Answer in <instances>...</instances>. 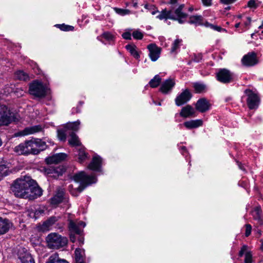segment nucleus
Wrapping results in <instances>:
<instances>
[{
    "label": "nucleus",
    "mask_w": 263,
    "mask_h": 263,
    "mask_svg": "<svg viewBox=\"0 0 263 263\" xmlns=\"http://www.w3.org/2000/svg\"><path fill=\"white\" fill-rule=\"evenodd\" d=\"M72 179L76 182L80 183L79 186L75 189L73 188L71 184L68 186L69 192L74 196H78L87 185L97 182V178L95 176L87 175L83 171L74 175Z\"/></svg>",
    "instance_id": "1"
},
{
    "label": "nucleus",
    "mask_w": 263,
    "mask_h": 263,
    "mask_svg": "<svg viewBox=\"0 0 263 263\" xmlns=\"http://www.w3.org/2000/svg\"><path fill=\"white\" fill-rule=\"evenodd\" d=\"M31 182L32 179L29 176L17 178L12 185L11 191L16 197L27 198Z\"/></svg>",
    "instance_id": "2"
},
{
    "label": "nucleus",
    "mask_w": 263,
    "mask_h": 263,
    "mask_svg": "<svg viewBox=\"0 0 263 263\" xmlns=\"http://www.w3.org/2000/svg\"><path fill=\"white\" fill-rule=\"evenodd\" d=\"M86 226L82 221H73L70 220L68 224L70 240L73 243H77L79 246L84 243V237L82 235V229Z\"/></svg>",
    "instance_id": "3"
},
{
    "label": "nucleus",
    "mask_w": 263,
    "mask_h": 263,
    "mask_svg": "<svg viewBox=\"0 0 263 263\" xmlns=\"http://www.w3.org/2000/svg\"><path fill=\"white\" fill-rule=\"evenodd\" d=\"M183 5H180L175 11V15L173 14L171 10H167L166 9H163L157 16V18L166 21L167 19H171L177 21L179 24H183L186 21L187 14L182 12Z\"/></svg>",
    "instance_id": "4"
},
{
    "label": "nucleus",
    "mask_w": 263,
    "mask_h": 263,
    "mask_svg": "<svg viewBox=\"0 0 263 263\" xmlns=\"http://www.w3.org/2000/svg\"><path fill=\"white\" fill-rule=\"evenodd\" d=\"M46 241L49 248L58 249L66 246L68 239L56 233H51L46 237Z\"/></svg>",
    "instance_id": "5"
},
{
    "label": "nucleus",
    "mask_w": 263,
    "mask_h": 263,
    "mask_svg": "<svg viewBox=\"0 0 263 263\" xmlns=\"http://www.w3.org/2000/svg\"><path fill=\"white\" fill-rule=\"evenodd\" d=\"M48 86L42 82L35 80L29 85V92L30 95L39 98H44L48 93Z\"/></svg>",
    "instance_id": "6"
},
{
    "label": "nucleus",
    "mask_w": 263,
    "mask_h": 263,
    "mask_svg": "<svg viewBox=\"0 0 263 263\" xmlns=\"http://www.w3.org/2000/svg\"><path fill=\"white\" fill-rule=\"evenodd\" d=\"M16 120V115L11 112L6 106H0V126L8 125Z\"/></svg>",
    "instance_id": "7"
},
{
    "label": "nucleus",
    "mask_w": 263,
    "mask_h": 263,
    "mask_svg": "<svg viewBox=\"0 0 263 263\" xmlns=\"http://www.w3.org/2000/svg\"><path fill=\"white\" fill-rule=\"evenodd\" d=\"M247 105L250 109H256L260 102L258 94L256 91L247 89L244 91Z\"/></svg>",
    "instance_id": "8"
},
{
    "label": "nucleus",
    "mask_w": 263,
    "mask_h": 263,
    "mask_svg": "<svg viewBox=\"0 0 263 263\" xmlns=\"http://www.w3.org/2000/svg\"><path fill=\"white\" fill-rule=\"evenodd\" d=\"M44 173L49 177L57 178L60 176H62L65 171V168L63 166H48L43 168Z\"/></svg>",
    "instance_id": "9"
},
{
    "label": "nucleus",
    "mask_w": 263,
    "mask_h": 263,
    "mask_svg": "<svg viewBox=\"0 0 263 263\" xmlns=\"http://www.w3.org/2000/svg\"><path fill=\"white\" fill-rule=\"evenodd\" d=\"M14 151L18 155L33 154L32 140L26 141L15 146Z\"/></svg>",
    "instance_id": "10"
},
{
    "label": "nucleus",
    "mask_w": 263,
    "mask_h": 263,
    "mask_svg": "<svg viewBox=\"0 0 263 263\" xmlns=\"http://www.w3.org/2000/svg\"><path fill=\"white\" fill-rule=\"evenodd\" d=\"M192 97V94L190 90L186 88L178 94L175 98V104L177 106H181L189 102Z\"/></svg>",
    "instance_id": "11"
},
{
    "label": "nucleus",
    "mask_w": 263,
    "mask_h": 263,
    "mask_svg": "<svg viewBox=\"0 0 263 263\" xmlns=\"http://www.w3.org/2000/svg\"><path fill=\"white\" fill-rule=\"evenodd\" d=\"M32 182H31V184H30V187H29V193H28V195H27L26 198L30 200L36 198L42 195V190L41 188L38 186L35 180L32 179Z\"/></svg>",
    "instance_id": "12"
},
{
    "label": "nucleus",
    "mask_w": 263,
    "mask_h": 263,
    "mask_svg": "<svg viewBox=\"0 0 263 263\" xmlns=\"http://www.w3.org/2000/svg\"><path fill=\"white\" fill-rule=\"evenodd\" d=\"M216 78L221 83H229L233 80V74L228 69H221L216 73Z\"/></svg>",
    "instance_id": "13"
},
{
    "label": "nucleus",
    "mask_w": 263,
    "mask_h": 263,
    "mask_svg": "<svg viewBox=\"0 0 263 263\" xmlns=\"http://www.w3.org/2000/svg\"><path fill=\"white\" fill-rule=\"evenodd\" d=\"M17 256L22 263H35L30 254L24 248L18 249Z\"/></svg>",
    "instance_id": "14"
},
{
    "label": "nucleus",
    "mask_w": 263,
    "mask_h": 263,
    "mask_svg": "<svg viewBox=\"0 0 263 263\" xmlns=\"http://www.w3.org/2000/svg\"><path fill=\"white\" fill-rule=\"evenodd\" d=\"M175 84L174 79L168 78L162 83L159 90L163 94L169 93L172 91Z\"/></svg>",
    "instance_id": "15"
},
{
    "label": "nucleus",
    "mask_w": 263,
    "mask_h": 263,
    "mask_svg": "<svg viewBox=\"0 0 263 263\" xmlns=\"http://www.w3.org/2000/svg\"><path fill=\"white\" fill-rule=\"evenodd\" d=\"M58 221V218L54 216L50 217L42 224L37 226L38 231L41 232H47L51 230L52 226Z\"/></svg>",
    "instance_id": "16"
},
{
    "label": "nucleus",
    "mask_w": 263,
    "mask_h": 263,
    "mask_svg": "<svg viewBox=\"0 0 263 263\" xmlns=\"http://www.w3.org/2000/svg\"><path fill=\"white\" fill-rule=\"evenodd\" d=\"M42 130L41 125H34L26 127L23 130L20 131L15 134L16 136H25L31 134H34Z\"/></svg>",
    "instance_id": "17"
},
{
    "label": "nucleus",
    "mask_w": 263,
    "mask_h": 263,
    "mask_svg": "<svg viewBox=\"0 0 263 263\" xmlns=\"http://www.w3.org/2000/svg\"><path fill=\"white\" fill-rule=\"evenodd\" d=\"M102 163V158L99 155L95 154L88 165V168L92 171L100 172L101 171Z\"/></svg>",
    "instance_id": "18"
},
{
    "label": "nucleus",
    "mask_w": 263,
    "mask_h": 263,
    "mask_svg": "<svg viewBox=\"0 0 263 263\" xmlns=\"http://www.w3.org/2000/svg\"><path fill=\"white\" fill-rule=\"evenodd\" d=\"M210 106L211 104L209 101L206 99L202 98L197 101L195 108L200 112H205L210 109Z\"/></svg>",
    "instance_id": "19"
},
{
    "label": "nucleus",
    "mask_w": 263,
    "mask_h": 263,
    "mask_svg": "<svg viewBox=\"0 0 263 263\" xmlns=\"http://www.w3.org/2000/svg\"><path fill=\"white\" fill-rule=\"evenodd\" d=\"M67 155L65 153H58L46 158L45 161L48 164H57L66 159Z\"/></svg>",
    "instance_id": "20"
},
{
    "label": "nucleus",
    "mask_w": 263,
    "mask_h": 263,
    "mask_svg": "<svg viewBox=\"0 0 263 263\" xmlns=\"http://www.w3.org/2000/svg\"><path fill=\"white\" fill-rule=\"evenodd\" d=\"M244 65L251 66L255 65L257 61L256 55L254 52H250L243 56L241 60Z\"/></svg>",
    "instance_id": "21"
},
{
    "label": "nucleus",
    "mask_w": 263,
    "mask_h": 263,
    "mask_svg": "<svg viewBox=\"0 0 263 263\" xmlns=\"http://www.w3.org/2000/svg\"><path fill=\"white\" fill-rule=\"evenodd\" d=\"M149 56L152 61H157L160 57L161 49L155 44H150L147 47Z\"/></svg>",
    "instance_id": "22"
},
{
    "label": "nucleus",
    "mask_w": 263,
    "mask_h": 263,
    "mask_svg": "<svg viewBox=\"0 0 263 263\" xmlns=\"http://www.w3.org/2000/svg\"><path fill=\"white\" fill-rule=\"evenodd\" d=\"M32 144L33 145V155L38 154L47 147L46 143L39 139L32 140Z\"/></svg>",
    "instance_id": "23"
},
{
    "label": "nucleus",
    "mask_w": 263,
    "mask_h": 263,
    "mask_svg": "<svg viewBox=\"0 0 263 263\" xmlns=\"http://www.w3.org/2000/svg\"><path fill=\"white\" fill-rule=\"evenodd\" d=\"M251 214L253 219L257 221L259 225L263 224V215L260 206H256L252 211Z\"/></svg>",
    "instance_id": "24"
},
{
    "label": "nucleus",
    "mask_w": 263,
    "mask_h": 263,
    "mask_svg": "<svg viewBox=\"0 0 263 263\" xmlns=\"http://www.w3.org/2000/svg\"><path fill=\"white\" fill-rule=\"evenodd\" d=\"M195 114L194 108L191 105H187L182 108L180 112L181 117L186 118L194 116Z\"/></svg>",
    "instance_id": "25"
},
{
    "label": "nucleus",
    "mask_w": 263,
    "mask_h": 263,
    "mask_svg": "<svg viewBox=\"0 0 263 263\" xmlns=\"http://www.w3.org/2000/svg\"><path fill=\"white\" fill-rule=\"evenodd\" d=\"M11 226L12 223L8 219L0 217V235L7 232Z\"/></svg>",
    "instance_id": "26"
},
{
    "label": "nucleus",
    "mask_w": 263,
    "mask_h": 263,
    "mask_svg": "<svg viewBox=\"0 0 263 263\" xmlns=\"http://www.w3.org/2000/svg\"><path fill=\"white\" fill-rule=\"evenodd\" d=\"M202 124L203 121L201 119L192 120L183 123L184 126L189 129L198 128L201 126Z\"/></svg>",
    "instance_id": "27"
},
{
    "label": "nucleus",
    "mask_w": 263,
    "mask_h": 263,
    "mask_svg": "<svg viewBox=\"0 0 263 263\" xmlns=\"http://www.w3.org/2000/svg\"><path fill=\"white\" fill-rule=\"evenodd\" d=\"M64 190L59 189L56 194L51 199V203L52 204H58L61 203L64 199Z\"/></svg>",
    "instance_id": "28"
},
{
    "label": "nucleus",
    "mask_w": 263,
    "mask_h": 263,
    "mask_svg": "<svg viewBox=\"0 0 263 263\" xmlns=\"http://www.w3.org/2000/svg\"><path fill=\"white\" fill-rule=\"evenodd\" d=\"M80 123V121L78 120L75 122H68L66 123L64 126L66 128V129L68 132L69 134H70L72 132L74 133L79 129V126Z\"/></svg>",
    "instance_id": "29"
},
{
    "label": "nucleus",
    "mask_w": 263,
    "mask_h": 263,
    "mask_svg": "<svg viewBox=\"0 0 263 263\" xmlns=\"http://www.w3.org/2000/svg\"><path fill=\"white\" fill-rule=\"evenodd\" d=\"M188 23L190 24H194L196 26L202 25L203 17L201 15H192L190 17Z\"/></svg>",
    "instance_id": "30"
},
{
    "label": "nucleus",
    "mask_w": 263,
    "mask_h": 263,
    "mask_svg": "<svg viewBox=\"0 0 263 263\" xmlns=\"http://www.w3.org/2000/svg\"><path fill=\"white\" fill-rule=\"evenodd\" d=\"M74 254L76 262H84L85 255L84 250L77 248L75 250Z\"/></svg>",
    "instance_id": "31"
},
{
    "label": "nucleus",
    "mask_w": 263,
    "mask_h": 263,
    "mask_svg": "<svg viewBox=\"0 0 263 263\" xmlns=\"http://www.w3.org/2000/svg\"><path fill=\"white\" fill-rule=\"evenodd\" d=\"M195 92L198 93L204 92L206 91V86L202 83L196 82L193 84Z\"/></svg>",
    "instance_id": "32"
},
{
    "label": "nucleus",
    "mask_w": 263,
    "mask_h": 263,
    "mask_svg": "<svg viewBox=\"0 0 263 263\" xmlns=\"http://www.w3.org/2000/svg\"><path fill=\"white\" fill-rule=\"evenodd\" d=\"M69 135L70 136V138L68 140L70 145L72 146H79L81 145L79 138L74 133L72 132Z\"/></svg>",
    "instance_id": "33"
},
{
    "label": "nucleus",
    "mask_w": 263,
    "mask_h": 263,
    "mask_svg": "<svg viewBox=\"0 0 263 263\" xmlns=\"http://www.w3.org/2000/svg\"><path fill=\"white\" fill-rule=\"evenodd\" d=\"M57 133L59 140L62 141H65L67 135L68 134L69 135V133L67 130L66 128L63 126L62 128L58 129Z\"/></svg>",
    "instance_id": "34"
},
{
    "label": "nucleus",
    "mask_w": 263,
    "mask_h": 263,
    "mask_svg": "<svg viewBox=\"0 0 263 263\" xmlns=\"http://www.w3.org/2000/svg\"><path fill=\"white\" fill-rule=\"evenodd\" d=\"M161 82V78L159 74L156 75L149 82V85L152 88H156L158 87Z\"/></svg>",
    "instance_id": "35"
},
{
    "label": "nucleus",
    "mask_w": 263,
    "mask_h": 263,
    "mask_svg": "<svg viewBox=\"0 0 263 263\" xmlns=\"http://www.w3.org/2000/svg\"><path fill=\"white\" fill-rule=\"evenodd\" d=\"M125 48L135 58L138 59L139 58L140 55L136 50L135 45L128 44L125 46Z\"/></svg>",
    "instance_id": "36"
},
{
    "label": "nucleus",
    "mask_w": 263,
    "mask_h": 263,
    "mask_svg": "<svg viewBox=\"0 0 263 263\" xmlns=\"http://www.w3.org/2000/svg\"><path fill=\"white\" fill-rule=\"evenodd\" d=\"M78 152V160L80 163L83 162L87 158V154L85 152L84 148H77Z\"/></svg>",
    "instance_id": "37"
},
{
    "label": "nucleus",
    "mask_w": 263,
    "mask_h": 263,
    "mask_svg": "<svg viewBox=\"0 0 263 263\" xmlns=\"http://www.w3.org/2000/svg\"><path fill=\"white\" fill-rule=\"evenodd\" d=\"M15 77L20 80L27 81L29 80L28 74L22 70L17 71L15 73Z\"/></svg>",
    "instance_id": "38"
},
{
    "label": "nucleus",
    "mask_w": 263,
    "mask_h": 263,
    "mask_svg": "<svg viewBox=\"0 0 263 263\" xmlns=\"http://www.w3.org/2000/svg\"><path fill=\"white\" fill-rule=\"evenodd\" d=\"M182 41L181 39H177L174 41L171 47V52L172 53L176 52L177 51V49H179L181 46Z\"/></svg>",
    "instance_id": "39"
},
{
    "label": "nucleus",
    "mask_w": 263,
    "mask_h": 263,
    "mask_svg": "<svg viewBox=\"0 0 263 263\" xmlns=\"http://www.w3.org/2000/svg\"><path fill=\"white\" fill-rule=\"evenodd\" d=\"M144 7L153 15H155L156 13L159 12L157 8L156 7V6L153 4H146L144 5Z\"/></svg>",
    "instance_id": "40"
},
{
    "label": "nucleus",
    "mask_w": 263,
    "mask_h": 263,
    "mask_svg": "<svg viewBox=\"0 0 263 263\" xmlns=\"http://www.w3.org/2000/svg\"><path fill=\"white\" fill-rule=\"evenodd\" d=\"M9 170L8 167L5 164L0 165V177H4L8 175Z\"/></svg>",
    "instance_id": "41"
},
{
    "label": "nucleus",
    "mask_w": 263,
    "mask_h": 263,
    "mask_svg": "<svg viewBox=\"0 0 263 263\" xmlns=\"http://www.w3.org/2000/svg\"><path fill=\"white\" fill-rule=\"evenodd\" d=\"M59 258V255L54 253L49 257L46 263H58Z\"/></svg>",
    "instance_id": "42"
},
{
    "label": "nucleus",
    "mask_w": 263,
    "mask_h": 263,
    "mask_svg": "<svg viewBox=\"0 0 263 263\" xmlns=\"http://www.w3.org/2000/svg\"><path fill=\"white\" fill-rule=\"evenodd\" d=\"M102 36L108 42L112 41L114 39V36L109 32H104Z\"/></svg>",
    "instance_id": "43"
},
{
    "label": "nucleus",
    "mask_w": 263,
    "mask_h": 263,
    "mask_svg": "<svg viewBox=\"0 0 263 263\" xmlns=\"http://www.w3.org/2000/svg\"><path fill=\"white\" fill-rule=\"evenodd\" d=\"M132 34L133 37L136 40H141L143 36V33L138 30L134 31Z\"/></svg>",
    "instance_id": "44"
},
{
    "label": "nucleus",
    "mask_w": 263,
    "mask_h": 263,
    "mask_svg": "<svg viewBox=\"0 0 263 263\" xmlns=\"http://www.w3.org/2000/svg\"><path fill=\"white\" fill-rule=\"evenodd\" d=\"M43 213V211L42 210H35L34 212H30L29 213V216L34 218V219H36L40 215Z\"/></svg>",
    "instance_id": "45"
},
{
    "label": "nucleus",
    "mask_w": 263,
    "mask_h": 263,
    "mask_svg": "<svg viewBox=\"0 0 263 263\" xmlns=\"http://www.w3.org/2000/svg\"><path fill=\"white\" fill-rule=\"evenodd\" d=\"M245 263H252V255L250 252L245 254Z\"/></svg>",
    "instance_id": "46"
},
{
    "label": "nucleus",
    "mask_w": 263,
    "mask_h": 263,
    "mask_svg": "<svg viewBox=\"0 0 263 263\" xmlns=\"http://www.w3.org/2000/svg\"><path fill=\"white\" fill-rule=\"evenodd\" d=\"M57 26H59V28L61 30L63 31H70L72 30L73 27L69 25H57Z\"/></svg>",
    "instance_id": "47"
},
{
    "label": "nucleus",
    "mask_w": 263,
    "mask_h": 263,
    "mask_svg": "<svg viewBox=\"0 0 263 263\" xmlns=\"http://www.w3.org/2000/svg\"><path fill=\"white\" fill-rule=\"evenodd\" d=\"M116 11L117 13L124 15L125 14H127L129 13V11L127 9H119V8H115Z\"/></svg>",
    "instance_id": "48"
},
{
    "label": "nucleus",
    "mask_w": 263,
    "mask_h": 263,
    "mask_svg": "<svg viewBox=\"0 0 263 263\" xmlns=\"http://www.w3.org/2000/svg\"><path fill=\"white\" fill-rule=\"evenodd\" d=\"M246 227V232L245 235L246 237H248L251 233L252 231V227L250 224H246L245 225Z\"/></svg>",
    "instance_id": "49"
},
{
    "label": "nucleus",
    "mask_w": 263,
    "mask_h": 263,
    "mask_svg": "<svg viewBox=\"0 0 263 263\" xmlns=\"http://www.w3.org/2000/svg\"><path fill=\"white\" fill-rule=\"evenodd\" d=\"M247 249H248V247L247 246H246V245L243 246L241 247V250H240V251L239 252V254H238L239 256L242 257L245 253H246V252H247Z\"/></svg>",
    "instance_id": "50"
},
{
    "label": "nucleus",
    "mask_w": 263,
    "mask_h": 263,
    "mask_svg": "<svg viewBox=\"0 0 263 263\" xmlns=\"http://www.w3.org/2000/svg\"><path fill=\"white\" fill-rule=\"evenodd\" d=\"M248 6L250 8H256V0H250L248 3Z\"/></svg>",
    "instance_id": "51"
},
{
    "label": "nucleus",
    "mask_w": 263,
    "mask_h": 263,
    "mask_svg": "<svg viewBox=\"0 0 263 263\" xmlns=\"http://www.w3.org/2000/svg\"><path fill=\"white\" fill-rule=\"evenodd\" d=\"M122 36L123 38L125 40L131 39V33H130V32H125L122 34Z\"/></svg>",
    "instance_id": "52"
},
{
    "label": "nucleus",
    "mask_w": 263,
    "mask_h": 263,
    "mask_svg": "<svg viewBox=\"0 0 263 263\" xmlns=\"http://www.w3.org/2000/svg\"><path fill=\"white\" fill-rule=\"evenodd\" d=\"M203 5L209 6L211 5L212 0H201Z\"/></svg>",
    "instance_id": "53"
},
{
    "label": "nucleus",
    "mask_w": 263,
    "mask_h": 263,
    "mask_svg": "<svg viewBox=\"0 0 263 263\" xmlns=\"http://www.w3.org/2000/svg\"><path fill=\"white\" fill-rule=\"evenodd\" d=\"M202 59V55L201 54H198V55L195 56L194 61L196 62H200Z\"/></svg>",
    "instance_id": "54"
},
{
    "label": "nucleus",
    "mask_w": 263,
    "mask_h": 263,
    "mask_svg": "<svg viewBox=\"0 0 263 263\" xmlns=\"http://www.w3.org/2000/svg\"><path fill=\"white\" fill-rule=\"evenodd\" d=\"M236 0H220L221 3L225 4H230L235 2Z\"/></svg>",
    "instance_id": "55"
},
{
    "label": "nucleus",
    "mask_w": 263,
    "mask_h": 263,
    "mask_svg": "<svg viewBox=\"0 0 263 263\" xmlns=\"http://www.w3.org/2000/svg\"><path fill=\"white\" fill-rule=\"evenodd\" d=\"M247 21L244 23V24L246 27H248V26H249L251 22V19L250 17H247Z\"/></svg>",
    "instance_id": "56"
},
{
    "label": "nucleus",
    "mask_w": 263,
    "mask_h": 263,
    "mask_svg": "<svg viewBox=\"0 0 263 263\" xmlns=\"http://www.w3.org/2000/svg\"><path fill=\"white\" fill-rule=\"evenodd\" d=\"M210 28L218 31H220L221 29L220 27L214 26L213 25H210Z\"/></svg>",
    "instance_id": "57"
},
{
    "label": "nucleus",
    "mask_w": 263,
    "mask_h": 263,
    "mask_svg": "<svg viewBox=\"0 0 263 263\" xmlns=\"http://www.w3.org/2000/svg\"><path fill=\"white\" fill-rule=\"evenodd\" d=\"M180 152L181 153L184 155V152H186V147L183 146H181V148H180Z\"/></svg>",
    "instance_id": "58"
},
{
    "label": "nucleus",
    "mask_w": 263,
    "mask_h": 263,
    "mask_svg": "<svg viewBox=\"0 0 263 263\" xmlns=\"http://www.w3.org/2000/svg\"><path fill=\"white\" fill-rule=\"evenodd\" d=\"M58 263H68L66 260L59 258Z\"/></svg>",
    "instance_id": "59"
},
{
    "label": "nucleus",
    "mask_w": 263,
    "mask_h": 263,
    "mask_svg": "<svg viewBox=\"0 0 263 263\" xmlns=\"http://www.w3.org/2000/svg\"><path fill=\"white\" fill-rule=\"evenodd\" d=\"M132 6H133V7H134V8H137V7H138V4H137V3H136V2H133V3H132Z\"/></svg>",
    "instance_id": "60"
},
{
    "label": "nucleus",
    "mask_w": 263,
    "mask_h": 263,
    "mask_svg": "<svg viewBox=\"0 0 263 263\" xmlns=\"http://www.w3.org/2000/svg\"><path fill=\"white\" fill-rule=\"evenodd\" d=\"M261 246L260 249L263 251V238L260 240Z\"/></svg>",
    "instance_id": "61"
},
{
    "label": "nucleus",
    "mask_w": 263,
    "mask_h": 263,
    "mask_svg": "<svg viewBox=\"0 0 263 263\" xmlns=\"http://www.w3.org/2000/svg\"><path fill=\"white\" fill-rule=\"evenodd\" d=\"M204 26H205L206 27H210V25H211V24H210L208 22H206L205 23H203V24Z\"/></svg>",
    "instance_id": "62"
},
{
    "label": "nucleus",
    "mask_w": 263,
    "mask_h": 263,
    "mask_svg": "<svg viewBox=\"0 0 263 263\" xmlns=\"http://www.w3.org/2000/svg\"><path fill=\"white\" fill-rule=\"evenodd\" d=\"M177 0H170V3L172 4H174L177 2Z\"/></svg>",
    "instance_id": "63"
},
{
    "label": "nucleus",
    "mask_w": 263,
    "mask_h": 263,
    "mask_svg": "<svg viewBox=\"0 0 263 263\" xmlns=\"http://www.w3.org/2000/svg\"><path fill=\"white\" fill-rule=\"evenodd\" d=\"M239 26H240V23H238L235 24V27L236 28H238L239 27Z\"/></svg>",
    "instance_id": "64"
}]
</instances>
